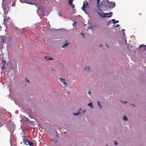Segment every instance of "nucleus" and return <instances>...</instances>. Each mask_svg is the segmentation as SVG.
Masks as SVG:
<instances>
[{
	"label": "nucleus",
	"instance_id": "9d476101",
	"mask_svg": "<svg viewBox=\"0 0 146 146\" xmlns=\"http://www.w3.org/2000/svg\"><path fill=\"white\" fill-rule=\"evenodd\" d=\"M60 80H62V82H63L64 84L66 86H67V83L66 82L65 79H62V78H60Z\"/></svg>",
	"mask_w": 146,
	"mask_h": 146
},
{
	"label": "nucleus",
	"instance_id": "c85d7f7f",
	"mask_svg": "<svg viewBox=\"0 0 146 146\" xmlns=\"http://www.w3.org/2000/svg\"><path fill=\"white\" fill-rule=\"evenodd\" d=\"M98 13L99 15H102L101 14L98 12H97Z\"/></svg>",
	"mask_w": 146,
	"mask_h": 146
},
{
	"label": "nucleus",
	"instance_id": "f257e3e1",
	"mask_svg": "<svg viewBox=\"0 0 146 146\" xmlns=\"http://www.w3.org/2000/svg\"><path fill=\"white\" fill-rule=\"evenodd\" d=\"M112 15V12H110L109 13H105L103 14L101 16L103 18L109 17L110 18Z\"/></svg>",
	"mask_w": 146,
	"mask_h": 146
},
{
	"label": "nucleus",
	"instance_id": "473e14b6",
	"mask_svg": "<svg viewBox=\"0 0 146 146\" xmlns=\"http://www.w3.org/2000/svg\"><path fill=\"white\" fill-rule=\"evenodd\" d=\"M81 110H82V108H80V109H79V111H80Z\"/></svg>",
	"mask_w": 146,
	"mask_h": 146
},
{
	"label": "nucleus",
	"instance_id": "393cba45",
	"mask_svg": "<svg viewBox=\"0 0 146 146\" xmlns=\"http://www.w3.org/2000/svg\"><path fill=\"white\" fill-rule=\"evenodd\" d=\"M108 22V24H107V25H109L110 24V21H109Z\"/></svg>",
	"mask_w": 146,
	"mask_h": 146
},
{
	"label": "nucleus",
	"instance_id": "b1692460",
	"mask_svg": "<svg viewBox=\"0 0 146 146\" xmlns=\"http://www.w3.org/2000/svg\"><path fill=\"white\" fill-rule=\"evenodd\" d=\"M71 5L72 6V8H74V5L73 4H72V5Z\"/></svg>",
	"mask_w": 146,
	"mask_h": 146
},
{
	"label": "nucleus",
	"instance_id": "f3484780",
	"mask_svg": "<svg viewBox=\"0 0 146 146\" xmlns=\"http://www.w3.org/2000/svg\"><path fill=\"white\" fill-rule=\"evenodd\" d=\"M112 22L114 24L116 23L115 19H112Z\"/></svg>",
	"mask_w": 146,
	"mask_h": 146
},
{
	"label": "nucleus",
	"instance_id": "bb28decb",
	"mask_svg": "<svg viewBox=\"0 0 146 146\" xmlns=\"http://www.w3.org/2000/svg\"><path fill=\"white\" fill-rule=\"evenodd\" d=\"M86 110H84L83 111V112L84 113H85L86 112Z\"/></svg>",
	"mask_w": 146,
	"mask_h": 146
},
{
	"label": "nucleus",
	"instance_id": "5701e85b",
	"mask_svg": "<svg viewBox=\"0 0 146 146\" xmlns=\"http://www.w3.org/2000/svg\"><path fill=\"white\" fill-rule=\"evenodd\" d=\"M4 21L5 22L6 21H7V19H4Z\"/></svg>",
	"mask_w": 146,
	"mask_h": 146
},
{
	"label": "nucleus",
	"instance_id": "dca6fc26",
	"mask_svg": "<svg viewBox=\"0 0 146 146\" xmlns=\"http://www.w3.org/2000/svg\"><path fill=\"white\" fill-rule=\"evenodd\" d=\"M123 119L125 121H127V119L126 116H124L123 117Z\"/></svg>",
	"mask_w": 146,
	"mask_h": 146
},
{
	"label": "nucleus",
	"instance_id": "1a4fd4ad",
	"mask_svg": "<svg viewBox=\"0 0 146 146\" xmlns=\"http://www.w3.org/2000/svg\"><path fill=\"white\" fill-rule=\"evenodd\" d=\"M1 42L3 43L5 41V37L3 36H1Z\"/></svg>",
	"mask_w": 146,
	"mask_h": 146
},
{
	"label": "nucleus",
	"instance_id": "423d86ee",
	"mask_svg": "<svg viewBox=\"0 0 146 146\" xmlns=\"http://www.w3.org/2000/svg\"><path fill=\"white\" fill-rule=\"evenodd\" d=\"M97 7H98V8H100V7H102V5L101 3L100 4V0H97Z\"/></svg>",
	"mask_w": 146,
	"mask_h": 146
},
{
	"label": "nucleus",
	"instance_id": "0eeeda50",
	"mask_svg": "<svg viewBox=\"0 0 146 146\" xmlns=\"http://www.w3.org/2000/svg\"><path fill=\"white\" fill-rule=\"evenodd\" d=\"M29 141H28L27 139L23 138V142L26 145H28Z\"/></svg>",
	"mask_w": 146,
	"mask_h": 146
},
{
	"label": "nucleus",
	"instance_id": "6e6552de",
	"mask_svg": "<svg viewBox=\"0 0 146 146\" xmlns=\"http://www.w3.org/2000/svg\"><path fill=\"white\" fill-rule=\"evenodd\" d=\"M44 59L47 60H52L53 59L52 58H51L50 57H48L46 56L45 57Z\"/></svg>",
	"mask_w": 146,
	"mask_h": 146
},
{
	"label": "nucleus",
	"instance_id": "cd10ccee",
	"mask_svg": "<svg viewBox=\"0 0 146 146\" xmlns=\"http://www.w3.org/2000/svg\"><path fill=\"white\" fill-rule=\"evenodd\" d=\"M114 143H115V144L116 145H117V143L116 142H114Z\"/></svg>",
	"mask_w": 146,
	"mask_h": 146
},
{
	"label": "nucleus",
	"instance_id": "e433bc0d",
	"mask_svg": "<svg viewBox=\"0 0 146 146\" xmlns=\"http://www.w3.org/2000/svg\"><path fill=\"white\" fill-rule=\"evenodd\" d=\"M100 46H102V45H100Z\"/></svg>",
	"mask_w": 146,
	"mask_h": 146
},
{
	"label": "nucleus",
	"instance_id": "a878e982",
	"mask_svg": "<svg viewBox=\"0 0 146 146\" xmlns=\"http://www.w3.org/2000/svg\"><path fill=\"white\" fill-rule=\"evenodd\" d=\"M88 93L89 94H91V91H89L88 92Z\"/></svg>",
	"mask_w": 146,
	"mask_h": 146
},
{
	"label": "nucleus",
	"instance_id": "4468645a",
	"mask_svg": "<svg viewBox=\"0 0 146 146\" xmlns=\"http://www.w3.org/2000/svg\"><path fill=\"white\" fill-rule=\"evenodd\" d=\"M69 43H65L64 45H62V48H64L66 46H67L69 44Z\"/></svg>",
	"mask_w": 146,
	"mask_h": 146
},
{
	"label": "nucleus",
	"instance_id": "4be33fe9",
	"mask_svg": "<svg viewBox=\"0 0 146 146\" xmlns=\"http://www.w3.org/2000/svg\"><path fill=\"white\" fill-rule=\"evenodd\" d=\"M113 26L115 27H118L119 26V25H117V26H115V25L114 24V25H113Z\"/></svg>",
	"mask_w": 146,
	"mask_h": 146
},
{
	"label": "nucleus",
	"instance_id": "c9c22d12",
	"mask_svg": "<svg viewBox=\"0 0 146 146\" xmlns=\"http://www.w3.org/2000/svg\"><path fill=\"white\" fill-rule=\"evenodd\" d=\"M123 103H126L127 102H122Z\"/></svg>",
	"mask_w": 146,
	"mask_h": 146
},
{
	"label": "nucleus",
	"instance_id": "f8f14e48",
	"mask_svg": "<svg viewBox=\"0 0 146 146\" xmlns=\"http://www.w3.org/2000/svg\"><path fill=\"white\" fill-rule=\"evenodd\" d=\"M74 0H69L68 1V3L70 5H72L73 4V1Z\"/></svg>",
	"mask_w": 146,
	"mask_h": 146
},
{
	"label": "nucleus",
	"instance_id": "39448f33",
	"mask_svg": "<svg viewBox=\"0 0 146 146\" xmlns=\"http://www.w3.org/2000/svg\"><path fill=\"white\" fill-rule=\"evenodd\" d=\"M35 1V0H27L26 3L31 5L33 4L34 3Z\"/></svg>",
	"mask_w": 146,
	"mask_h": 146
},
{
	"label": "nucleus",
	"instance_id": "f704fd0d",
	"mask_svg": "<svg viewBox=\"0 0 146 146\" xmlns=\"http://www.w3.org/2000/svg\"><path fill=\"white\" fill-rule=\"evenodd\" d=\"M4 65L3 64V66H2V68H4Z\"/></svg>",
	"mask_w": 146,
	"mask_h": 146
},
{
	"label": "nucleus",
	"instance_id": "c756f323",
	"mask_svg": "<svg viewBox=\"0 0 146 146\" xmlns=\"http://www.w3.org/2000/svg\"><path fill=\"white\" fill-rule=\"evenodd\" d=\"M118 22H119V21H117L115 22L116 23H118Z\"/></svg>",
	"mask_w": 146,
	"mask_h": 146
},
{
	"label": "nucleus",
	"instance_id": "7c9ffc66",
	"mask_svg": "<svg viewBox=\"0 0 146 146\" xmlns=\"http://www.w3.org/2000/svg\"><path fill=\"white\" fill-rule=\"evenodd\" d=\"M92 27H90L89 28V29H92Z\"/></svg>",
	"mask_w": 146,
	"mask_h": 146
},
{
	"label": "nucleus",
	"instance_id": "72a5a7b5",
	"mask_svg": "<svg viewBox=\"0 0 146 146\" xmlns=\"http://www.w3.org/2000/svg\"><path fill=\"white\" fill-rule=\"evenodd\" d=\"M27 80V82H28L29 83V81Z\"/></svg>",
	"mask_w": 146,
	"mask_h": 146
},
{
	"label": "nucleus",
	"instance_id": "7ed1b4c3",
	"mask_svg": "<svg viewBox=\"0 0 146 146\" xmlns=\"http://www.w3.org/2000/svg\"><path fill=\"white\" fill-rule=\"evenodd\" d=\"M109 4L110 5V8L112 9L115 6V3H111L108 1Z\"/></svg>",
	"mask_w": 146,
	"mask_h": 146
},
{
	"label": "nucleus",
	"instance_id": "9b49d317",
	"mask_svg": "<svg viewBox=\"0 0 146 146\" xmlns=\"http://www.w3.org/2000/svg\"><path fill=\"white\" fill-rule=\"evenodd\" d=\"M90 70V66H87L85 67V68H84V70L86 71H88L89 72Z\"/></svg>",
	"mask_w": 146,
	"mask_h": 146
},
{
	"label": "nucleus",
	"instance_id": "f03ea898",
	"mask_svg": "<svg viewBox=\"0 0 146 146\" xmlns=\"http://www.w3.org/2000/svg\"><path fill=\"white\" fill-rule=\"evenodd\" d=\"M88 6V3L86 1H84L83 3V7L82 8V9L85 11L86 6L87 7Z\"/></svg>",
	"mask_w": 146,
	"mask_h": 146
},
{
	"label": "nucleus",
	"instance_id": "20e7f679",
	"mask_svg": "<svg viewBox=\"0 0 146 146\" xmlns=\"http://www.w3.org/2000/svg\"><path fill=\"white\" fill-rule=\"evenodd\" d=\"M139 48V49H141L142 50H146V46L143 44L140 45Z\"/></svg>",
	"mask_w": 146,
	"mask_h": 146
},
{
	"label": "nucleus",
	"instance_id": "412c9836",
	"mask_svg": "<svg viewBox=\"0 0 146 146\" xmlns=\"http://www.w3.org/2000/svg\"><path fill=\"white\" fill-rule=\"evenodd\" d=\"M81 35H82V36L84 37L85 38V36H84V34L83 33H81Z\"/></svg>",
	"mask_w": 146,
	"mask_h": 146
},
{
	"label": "nucleus",
	"instance_id": "ddd939ff",
	"mask_svg": "<svg viewBox=\"0 0 146 146\" xmlns=\"http://www.w3.org/2000/svg\"><path fill=\"white\" fill-rule=\"evenodd\" d=\"M28 143V145H29L30 146H33V143L32 142L29 141Z\"/></svg>",
	"mask_w": 146,
	"mask_h": 146
},
{
	"label": "nucleus",
	"instance_id": "6ab92c4d",
	"mask_svg": "<svg viewBox=\"0 0 146 146\" xmlns=\"http://www.w3.org/2000/svg\"><path fill=\"white\" fill-rule=\"evenodd\" d=\"M80 112H78L76 113H73V114L76 115H78L80 114Z\"/></svg>",
	"mask_w": 146,
	"mask_h": 146
},
{
	"label": "nucleus",
	"instance_id": "2f4dec72",
	"mask_svg": "<svg viewBox=\"0 0 146 146\" xmlns=\"http://www.w3.org/2000/svg\"><path fill=\"white\" fill-rule=\"evenodd\" d=\"M106 46H107V47L108 48L109 46L107 44H106Z\"/></svg>",
	"mask_w": 146,
	"mask_h": 146
},
{
	"label": "nucleus",
	"instance_id": "a211bd4d",
	"mask_svg": "<svg viewBox=\"0 0 146 146\" xmlns=\"http://www.w3.org/2000/svg\"><path fill=\"white\" fill-rule=\"evenodd\" d=\"M97 104L100 107V109H101V106L100 104V102H97Z\"/></svg>",
	"mask_w": 146,
	"mask_h": 146
},
{
	"label": "nucleus",
	"instance_id": "aec40b11",
	"mask_svg": "<svg viewBox=\"0 0 146 146\" xmlns=\"http://www.w3.org/2000/svg\"><path fill=\"white\" fill-rule=\"evenodd\" d=\"M76 21H74L73 23V26H75L76 25Z\"/></svg>",
	"mask_w": 146,
	"mask_h": 146
},
{
	"label": "nucleus",
	"instance_id": "2eb2a0df",
	"mask_svg": "<svg viewBox=\"0 0 146 146\" xmlns=\"http://www.w3.org/2000/svg\"><path fill=\"white\" fill-rule=\"evenodd\" d=\"M88 106H89L91 107V108H93V106H92V103H90L89 104H88Z\"/></svg>",
	"mask_w": 146,
	"mask_h": 146
}]
</instances>
